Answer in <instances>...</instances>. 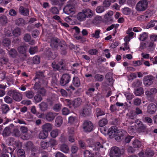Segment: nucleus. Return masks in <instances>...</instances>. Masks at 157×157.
<instances>
[{
  "mask_svg": "<svg viewBox=\"0 0 157 157\" xmlns=\"http://www.w3.org/2000/svg\"><path fill=\"white\" fill-rule=\"evenodd\" d=\"M36 77L35 78L34 80H36L38 79L39 82H36L34 86V89L35 90H39L40 89V86H46L47 84V80L44 78V75L42 72H37L36 75Z\"/></svg>",
  "mask_w": 157,
  "mask_h": 157,
  "instance_id": "f257e3e1",
  "label": "nucleus"
},
{
  "mask_svg": "<svg viewBox=\"0 0 157 157\" xmlns=\"http://www.w3.org/2000/svg\"><path fill=\"white\" fill-rule=\"evenodd\" d=\"M121 154L120 150L118 147H114L111 149L110 153V157H120Z\"/></svg>",
  "mask_w": 157,
  "mask_h": 157,
  "instance_id": "f03ea898",
  "label": "nucleus"
},
{
  "mask_svg": "<svg viewBox=\"0 0 157 157\" xmlns=\"http://www.w3.org/2000/svg\"><path fill=\"white\" fill-rule=\"evenodd\" d=\"M9 93L12 95L13 98L16 101H19L22 99V95L16 90H11Z\"/></svg>",
  "mask_w": 157,
  "mask_h": 157,
  "instance_id": "7ed1b4c3",
  "label": "nucleus"
},
{
  "mask_svg": "<svg viewBox=\"0 0 157 157\" xmlns=\"http://www.w3.org/2000/svg\"><path fill=\"white\" fill-rule=\"evenodd\" d=\"M7 142L9 144L13 146L14 148H21L22 146L21 142L18 140H15L13 138H10L7 140Z\"/></svg>",
  "mask_w": 157,
  "mask_h": 157,
  "instance_id": "20e7f679",
  "label": "nucleus"
},
{
  "mask_svg": "<svg viewBox=\"0 0 157 157\" xmlns=\"http://www.w3.org/2000/svg\"><path fill=\"white\" fill-rule=\"evenodd\" d=\"M148 3L147 0H141L137 4V10H145L147 8Z\"/></svg>",
  "mask_w": 157,
  "mask_h": 157,
  "instance_id": "39448f33",
  "label": "nucleus"
},
{
  "mask_svg": "<svg viewBox=\"0 0 157 157\" xmlns=\"http://www.w3.org/2000/svg\"><path fill=\"white\" fill-rule=\"evenodd\" d=\"M71 77L67 74H63L61 78L60 81V84L64 86L67 84L70 81Z\"/></svg>",
  "mask_w": 157,
  "mask_h": 157,
  "instance_id": "423d86ee",
  "label": "nucleus"
},
{
  "mask_svg": "<svg viewBox=\"0 0 157 157\" xmlns=\"http://www.w3.org/2000/svg\"><path fill=\"white\" fill-rule=\"evenodd\" d=\"M84 130L87 132H91L93 129V126L92 123L90 121H85L83 124Z\"/></svg>",
  "mask_w": 157,
  "mask_h": 157,
  "instance_id": "0eeeda50",
  "label": "nucleus"
},
{
  "mask_svg": "<svg viewBox=\"0 0 157 157\" xmlns=\"http://www.w3.org/2000/svg\"><path fill=\"white\" fill-rule=\"evenodd\" d=\"M76 2L75 0H70L63 8V10H71L76 9Z\"/></svg>",
  "mask_w": 157,
  "mask_h": 157,
  "instance_id": "6e6552de",
  "label": "nucleus"
},
{
  "mask_svg": "<svg viewBox=\"0 0 157 157\" xmlns=\"http://www.w3.org/2000/svg\"><path fill=\"white\" fill-rule=\"evenodd\" d=\"M91 113V106L87 104L83 108L81 112V114L85 117L90 114Z\"/></svg>",
  "mask_w": 157,
  "mask_h": 157,
  "instance_id": "1a4fd4ad",
  "label": "nucleus"
},
{
  "mask_svg": "<svg viewBox=\"0 0 157 157\" xmlns=\"http://www.w3.org/2000/svg\"><path fill=\"white\" fill-rule=\"evenodd\" d=\"M118 130L116 126H112L109 129L108 131V134L110 138H115L117 133Z\"/></svg>",
  "mask_w": 157,
  "mask_h": 157,
  "instance_id": "9d476101",
  "label": "nucleus"
},
{
  "mask_svg": "<svg viewBox=\"0 0 157 157\" xmlns=\"http://www.w3.org/2000/svg\"><path fill=\"white\" fill-rule=\"evenodd\" d=\"M24 146L27 149H31V153L32 155L35 156L36 151L35 147L33 146V144L31 142H28L25 144Z\"/></svg>",
  "mask_w": 157,
  "mask_h": 157,
  "instance_id": "9b49d317",
  "label": "nucleus"
},
{
  "mask_svg": "<svg viewBox=\"0 0 157 157\" xmlns=\"http://www.w3.org/2000/svg\"><path fill=\"white\" fill-rule=\"evenodd\" d=\"M153 77L151 75H147L145 76L143 80V83L146 86H148L153 83Z\"/></svg>",
  "mask_w": 157,
  "mask_h": 157,
  "instance_id": "f8f14e48",
  "label": "nucleus"
},
{
  "mask_svg": "<svg viewBox=\"0 0 157 157\" xmlns=\"http://www.w3.org/2000/svg\"><path fill=\"white\" fill-rule=\"evenodd\" d=\"M57 115L56 113H54L51 112H48L46 115V119L49 122L52 121L55 119L56 116Z\"/></svg>",
  "mask_w": 157,
  "mask_h": 157,
  "instance_id": "ddd939ff",
  "label": "nucleus"
},
{
  "mask_svg": "<svg viewBox=\"0 0 157 157\" xmlns=\"http://www.w3.org/2000/svg\"><path fill=\"white\" fill-rule=\"evenodd\" d=\"M135 122L137 124L138 130L141 132H144L146 128V126L138 119L136 120Z\"/></svg>",
  "mask_w": 157,
  "mask_h": 157,
  "instance_id": "4468645a",
  "label": "nucleus"
},
{
  "mask_svg": "<svg viewBox=\"0 0 157 157\" xmlns=\"http://www.w3.org/2000/svg\"><path fill=\"white\" fill-rule=\"evenodd\" d=\"M53 128V125L49 123H46L42 126V128L43 131L48 132L52 130Z\"/></svg>",
  "mask_w": 157,
  "mask_h": 157,
  "instance_id": "2eb2a0df",
  "label": "nucleus"
},
{
  "mask_svg": "<svg viewBox=\"0 0 157 157\" xmlns=\"http://www.w3.org/2000/svg\"><path fill=\"white\" fill-rule=\"evenodd\" d=\"M155 105L153 103L150 104L147 108V112L150 114H153L156 111Z\"/></svg>",
  "mask_w": 157,
  "mask_h": 157,
  "instance_id": "dca6fc26",
  "label": "nucleus"
},
{
  "mask_svg": "<svg viewBox=\"0 0 157 157\" xmlns=\"http://www.w3.org/2000/svg\"><path fill=\"white\" fill-rule=\"evenodd\" d=\"M59 40L56 38H53L51 39L50 45L52 48H56L59 44Z\"/></svg>",
  "mask_w": 157,
  "mask_h": 157,
  "instance_id": "f3484780",
  "label": "nucleus"
},
{
  "mask_svg": "<svg viewBox=\"0 0 157 157\" xmlns=\"http://www.w3.org/2000/svg\"><path fill=\"white\" fill-rule=\"evenodd\" d=\"M130 125L128 126V131L130 134H133L136 130V125L133 122L130 123Z\"/></svg>",
  "mask_w": 157,
  "mask_h": 157,
  "instance_id": "a211bd4d",
  "label": "nucleus"
},
{
  "mask_svg": "<svg viewBox=\"0 0 157 157\" xmlns=\"http://www.w3.org/2000/svg\"><path fill=\"white\" fill-rule=\"evenodd\" d=\"M157 93V89L155 88H152L149 90L145 91V93L147 96L149 97Z\"/></svg>",
  "mask_w": 157,
  "mask_h": 157,
  "instance_id": "6ab92c4d",
  "label": "nucleus"
},
{
  "mask_svg": "<svg viewBox=\"0 0 157 157\" xmlns=\"http://www.w3.org/2000/svg\"><path fill=\"white\" fill-rule=\"evenodd\" d=\"M113 14V13L112 11H109L107 14L105 15L104 16L105 19H106L108 21L112 22L113 19L111 17Z\"/></svg>",
  "mask_w": 157,
  "mask_h": 157,
  "instance_id": "aec40b11",
  "label": "nucleus"
},
{
  "mask_svg": "<svg viewBox=\"0 0 157 157\" xmlns=\"http://www.w3.org/2000/svg\"><path fill=\"white\" fill-rule=\"evenodd\" d=\"M82 102V100L80 98H77L74 99L73 101L72 105L74 107H77L80 106Z\"/></svg>",
  "mask_w": 157,
  "mask_h": 157,
  "instance_id": "412c9836",
  "label": "nucleus"
},
{
  "mask_svg": "<svg viewBox=\"0 0 157 157\" xmlns=\"http://www.w3.org/2000/svg\"><path fill=\"white\" fill-rule=\"evenodd\" d=\"M28 46V45L20 46L18 48V51L20 53L24 54L27 51Z\"/></svg>",
  "mask_w": 157,
  "mask_h": 157,
  "instance_id": "4be33fe9",
  "label": "nucleus"
},
{
  "mask_svg": "<svg viewBox=\"0 0 157 157\" xmlns=\"http://www.w3.org/2000/svg\"><path fill=\"white\" fill-rule=\"evenodd\" d=\"M78 20L80 21H84L86 17L85 13H84L83 10L81 12L78 13L77 16Z\"/></svg>",
  "mask_w": 157,
  "mask_h": 157,
  "instance_id": "5701e85b",
  "label": "nucleus"
},
{
  "mask_svg": "<svg viewBox=\"0 0 157 157\" xmlns=\"http://www.w3.org/2000/svg\"><path fill=\"white\" fill-rule=\"evenodd\" d=\"M60 150L65 153H67L69 151V149L68 146L65 144H63L60 146Z\"/></svg>",
  "mask_w": 157,
  "mask_h": 157,
  "instance_id": "b1692460",
  "label": "nucleus"
},
{
  "mask_svg": "<svg viewBox=\"0 0 157 157\" xmlns=\"http://www.w3.org/2000/svg\"><path fill=\"white\" fill-rule=\"evenodd\" d=\"M63 119L62 117L60 116L57 117L55 120L56 126L59 127H60L62 124Z\"/></svg>",
  "mask_w": 157,
  "mask_h": 157,
  "instance_id": "393cba45",
  "label": "nucleus"
},
{
  "mask_svg": "<svg viewBox=\"0 0 157 157\" xmlns=\"http://www.w3.org/2000/svg\"><path fill=\"white\" fill-rule=\"evenodd\" d=\"M100 30L99 29H97L94 32H93L91 34V37L93 38L96 39H98L100 38Z\"/></svg>",
  "mask_w": 157,
  "mask_h": 157,
  "instance_id": "a878e982",
  "label": "nucleus"
},
{
  "mask_svg": "<svg viewBox=\"0 0 157 157\" xmlns=\"http://www.w3.org/2000/svg\"><path fill=\"white\" fill-rule=\"evenodd\" d=\"M145 154L147 157H152L154 155L155 153L151 149H148L145 150Z\"/></svg>",
  "mask_w": 157,
  "mask_h": 157,
  "instance_id": "bb28decb",
  "label": "nucleus"
},
{
  "mask_svg": "<svg viewBox=\"0 0 157 157\" xmlns=\"http://www.w3.org/2000/svg\"><path fill=\"white\" fill-rule=\"evenodd\" d=\"M4 33L6 36H12L13 35V33L11 28L8 27L5 28Z\"/></svg>",
  "mask_w": 157,
  "mask_h": 157,
  "instance_id": "cd10ccee",
  "label": "nucleus"
},
{
  "mask_svg": "<svg viewBox=\"0 0 157 157\" xmlns=\"http://www.w3.org/2000/svg\"><path fill=\"white\" fill-rule=\"evenodd\" d=\"M8 22V20L6 17L5 16H1L0 17V24L2 26L6 25Z\"/></svg>",
  "mask_w": 157,
  "mask_h": 157,
  "instance_id": "c85d7f7f",
  "label": "nucleus"
},
{
  "mask_svg": "<svg viewBox=\"0 0 157 157\" xmlns=\"http://www.w3.org/2000/svg\"><path fill=\"white\" fill-rule=\"evenodd\" d=\"M117 136H116L115 140L118 141H120L122 139V137L124 136V133L122 131L118 130Z\"/></svg>",
  "mask_w": 157,
  "mask_h": 157,
  "instance_id": "c756f323",
  "label": "nucleus"
},
{
  "mask_svg": "<svg viewBox=\"0 0 157 157\" xmlns=\"http://www.w3.org/2000/svg\"><path fill=\"white\" fill-rule=\"evenodd\" d=\"M132 145L134 148H139L141 147V143L138 140L136 139L133 141Z\"/></svg>",
  "mask_w": 157,
  "mask_h": 157,
  "instance_id": "7c9ffc66",
  "label": "nucleus"
},
{
  "mask_svg": "<svg viewBox=\"0 0 157 157\" xmlns=\"http://www.w3.org/2000/svg\"><path fill=\"white\" fill-rule=\"evenodd\" d=\"M60 132V131L58 129H54L52 130L51 132V136L52 138H56L58 136Z\"/></svg>",
  "mask_w": 157,
  "mask_h": 157,
  "instance_id": "2f4dec72",
  "label": "nucleus"
},
{
  "mask_svg": "<svg viewBox=\"0 0 157 157\" xmlns=\"http://www.w3.org/2000/svg\"><path fill=\"white\" fill-rule=\"evenodd\" d=\"M73 84L76 87H78L80 84V82L79 78L77 77H75L73 78Z\"/></svg>",
  "mask_w": 157,
  "mask_h": 157,
  "instance_id": "473e14b6",
  "label": "nucleus"
},
{
  "mask_svg": "<svg viewBox=\"0 0 157 157\" xmlns=\"http://www.w3.org/2000/svg\"><path fill=\"white\" fill-rule=\"evenodd\" d=\"M48 136V133L43 131L40 132L39 134V138L40 139H44Z\"/></svg>",
  "mask_w": 157,
  "mask_h": 157,
  "instance_id": "72a5a7b5",
  "label": "nucleus"
},
{
  "mask_svg": "<svg viewBox=\"0 0 157 157\" xmlns=\"http://www.w3.org/2000/svg\"><path fill=\"white\" fill-rule=\"evenodd\" d=\"M26 97L28 98H32L34 96L33 92L31 90H28L24 93Z\"/></svg>",
  "mask_w": 157,
  "mask_h": 157,
  "instance_id": "f704fd0d",
  "label": "nucleus"
},
{
  "mask_svg": "<svg viewBox=\"0 0 157 157\" xmlns=\"http://www.w3.org/2000/svg\"><path fill=\"white\" fill-rule=\"evenodd\" d=\"M40 110L42 111H45L48 109V105L45 102H42L39 105Z\"/></svg>",
  "mask_w": 157,
  "mask_h": 157,
  "instance_id": "c9c22d12",
  "label": "nucleus"
},
{
  "mask_svg": "<svg viewBox=\"0 0 157 157\" xmlns=\"http://www.w3.org/2000/svg\"><path fill=\"white\" fill-rule=\"evenodd\" d=\"M144 93L143 89L142 88L140 87L137 89L135 91L134 94L136 96H140L143 94Z\"/></svg>",
  "mask_w": 157,
  "mask_h": 157,
  "instance_id": "e433bc0d",
  "label": "nucleus"
},
{
  "mask_svg": "<svg viewBox=\"0 0 157 157\" xmlns=\"http://www.w3.org/2000/svg\"><path fill=\"white\" fill-rule=\"evenodd\" d=\"M21 32V30L20 28H16L12 31L13 35L15 36H17L20 35Z\"/></svg>",
  "mask_w": 157,
  "mask_h": 157,
  "instance_id": "4c0bfd02",
  "label": "nucleus"
},
{
  "mask_svg": "<svg viewBox=\"0 0 157 157\" xmlns=\"http://www.w3.org/2000/svg\"><path fill=\"white\" fill-rule=\"evenodd\" d=\"M148 37V33H143L140 35L139 39L140 40L143 41L146 40Z\"/></svg>",
  "mask_w": 157,
  "mask_h": 157,
  "instance_id": "58836bf2",
  "label": "nucleus"
},
{
  "mask_svg": "<svg viewBox=\"0 0 157 157\" xmlns=\"http://www.w3.org/2000/svg\"><path fill=\"white\" fill-rule=\"evenodd\" d=\"M17 155V157H25V153L24 150L22 149H19L18 150Z\"/></svg>",
  "mask_w": 157,
  "mask_h": 157,
  "instance_id": "ea45409f",
  "label": "nucleus"
},
{
  "mask_svg": "<svg viewBox=\"0 0 157 157\" xmlns=\"http://www.w3.org/2000/svg\"><path fill=\"white\" fill-rule=\"evenodd\" d=\"M2 147L3 152L5 153H10L11 152V148L7 147L5 144H2Z\"/></svg>",
  "mask_w": 157,
  "mask_h": 157,
  "instance_id": "a19ab883",
  "label": "nucleus"
},
{
  "mask_svg": "<svg viewBox=\"0 0 157 157\" xmlns=\"http://www.w3.org/2000/svg\"><path fill=\"white\" fill-rule=\"evenodd\" d=\"M95 111L97 117L99 116L105 115V113L104 112L99 108H96Z\"/></svg>",
  "mask_w": 157,
  "mask_h": 157,
  "instance_id": "79ce46f5",
  "label": "nucleus"
},
{
  "mask_svg": "<svg viewBox=\"0 0 157 157\" xmlns=\"http://www.w3.org/2000/svg\"><path fill=\"white\" fill-rule=\"evenodd\" d=\"M16 23L19 26H23L25 24V22L23 19L19 18L16 20Z\"/></svg>",
  "mask_w": 157,
  "mask_h": 157,
  "instance_id": "37998d69",
  "label": "nucleus"
},
{
  "mask_svg": "<svg viewBox=\"0 0 157 157\" xmlns=\"http://www.w3.org/2000/svg\"><path fill=\"white\" fill-rule=\"evenodd\" d=\"M86 17H91L93 14V10H83Z\"/></svg>",
  "mask_w": 157,
  "mask_h": 157,
  "instance_id": "c03bdc74",
  "label": "nucleus"
},
{
  "mask_svg": "<svg viewBox=\"0 0 157 157\" xmlns=\"http://www.w3.org/2000/svg\"><path fill=\"white\" fill-rule=\"evenodd\" d=\"M94 147V149L96 150H98L101 148H102L103 147V144H101L99 142H97L93 146Z\"/></svg>",
  "mask_w": 157,
  "mask_h": 157,
  "instance_id": "a18cd8bd",
  "label": "nucleus"
},
{
  "mask_svg": "<svg viewBox=\"0 0 157 157\" xmlns=\"http://www.w3.org/2000/svg\"><path fill=\"white\" fill-rule=\"evenodd\" d=\"M57 96L54 94H52L51 96H49L47 99L48 102H52L57 100Z\"/></svg>",
  "mask_w": 157,
  "mask_h": 157,
  "instance_id": "49530a36",
  "label": "nucleus"
},
{
  "mask_svg": "<svg viewBox=\"0 0 157 157\" xmlns=\"http://www.w3.org/2000/svg\"><path fill=\"white\" fill-rule=\"evenodd\" d=\"M37 48L36 47H31L29 50L30 53L31 55L35 54L37 51Z\"/></svg>",
  "mask_w": 157,
  "mask_h": 157,
  "instance_id": "de8ad7c7",
  "label": "nucleus"
},
{
  "mask_svg": "<svg viewBox=\"0 0 157 157\" xmlns=\"http://www.w3.org/2000/svg\"><path fill=\"white\" fill-rule=\"evenodd\" d=\"M95 80L98 81H102L104 78L103 76L100 74L96 75L94 76Z\"/></svg>",
  "mask_w": 157,
  "mask_h": 157,
  "instance_id": "09e8293b",
  "label": "nucleus"
},
{
  "mask_svg": "<svg viewBox=\"0 0 157 157\" xmlns=\"http://www.w3.org/2000/svg\"><path fill=\"white\" fill-rule=\"evenodd\" d=\"M3 44L5 46H9L11 44V41L8 38L4 39L2 41Z\"/></svg>",
  "mask_w": 157,
  "mask_h": 157,
  "instance_id": "8fccbe9b",
  "label": "nucleus"
},
{
  "mask_svg": "<svg viewBox=\"0 0 157 157\" xmlns=\"http://www.w3.org/2000/svg\"><path fill=\"white\" fill-rule=\"evenodd\" d=\"M108 122L107 120L105 119H103L100 121L99 122V125L100 127H103Z\"/></svg>",
  "mask_w": 157,
  "mask_h": 157,
  "instance_id": "3c124183",
  "label": "nucleus"
},
{
  "mask_svg": "<svg viewBox=\"0 0 157 157\" xmlns=\"http://www.w3.org/2000/svg\"><path fill=\"white\" fill-rule=\"evenodd\" d=\"M49 146V143L48 142L43 141L40 144L41 147L43 149H47Z\"/></svg>",
  "mask_w": 157,
  "mask_h": 157,
  "instance_id": "603ef678",
  "label": "nucleus"
},
{
  "mask_svg": "<svg viewBox=\"0 0 157 157\" xmlns=\"http://www.w3.org/2000/svg\"><path fill=\"white\" fill-rule=\"evenodd\" d=\"M2 110L3 113H7L9 110V108L7 105L6 104L3 105L2 106Z\"/></svg>",
  "mask_w": 157,
  "mask_h": 157,
  "instance_id": "864d4df0",
  "label": "nucleus"
},
{
  "mask_svg": "<svg viewBox=\"0 0 157 157\" xmlns=\"http://www.w3.org/2000/svg\"><path fill=\"white\" fill-rule=\"evenodd\" d=\"M142 84V83L141 81L137 80L136 81L132 83V86L134 87H137L140 86H141Z\"/></svg>",
  "mask_w": 157,
  "mask_h": 157,
  "instance_id": "5fc2aeb1",
  "label": "nucleus"
},
{
  "mask_svg": "<svg viewBox=\"0 0 157 157\" xmlns=\"http://www.w3.org/2000/svg\"><path fill=\"white\" fill-rule=\"evenodd\" d=\"M61 106L60 104H56L53 107V109L55 111L58 112L60 110Z\"/></svg>",
  "mask_w": 157,
  "mask_h": 157,
  "instance_id": "6e6d98bb",
  "label": "nucleus"
},
{
  "mask_svg": "<svg viewBox=\"0 0 157 157\" xmlns=\"http://www.w3.org/2000/svg\"><path fill=\"white\" fill-rule=\"evenodd\" d=\"M157 23V21H151L147 25L146 28L149 29L151 27H152L155 26V23Z\"/></svg>",
  "mask_w": 157,
  "mask_h": 157,
  "instance_id": "4d7b16f0",
  "label": "nucleus"
},
{
  "mask_svg": "<svg viewBox=\"0 0 157 157\" xmlns=\"http://www.w3.org/2000/svg\"><path fill=\"white\" fill-rule=\"evenodd\" d=\"M49 145L52 147L56 145L57 144V142L55 139H51L49 142Z\"/></svg>",
  "mask_w": 157,
  "mask_h": 157,
  "instance_id": "13d9d810",
  "label": "nucleus"
},
{
  "mask_svg": "<svg viewBox=\"0 0 157 157\" xmlns=\"http://www.w3.org/2000/svg\"><path fill=\"white\" fill-rule=\"evenodd\" d=\"M128 81H131L134 78L136 77V75L135 73L131 74L128 76Z\"/></svg>",
  "mask_w": 157,
  "mask_h": 157,
  "instance_id": "bf43d9fd",
  "label": "nucleus"
},
{
  "mask_svg": "<svg viewBox=\"0 0 157 157\" xmlns=\"http://www.w3.org/2000/svg\"><path fill=\"white\" fill-rule=\"evenodd\" d=\"M33 63L36 64L39 63L40 62V59L39 57L37 56H35L33 58Z\"/></svg>",
  "mask_w": 157,
  "mask_h": 157,
  "instance_id": "052dcab7",
  "label": "nucleus"
},
{
  "mask_svg": "<svg viewBox=\"0 0 157 157\" xmlns=\"http://www.w3.org/2000/svg\"><path fill=\"white\" fill-rule=\"evenodd\" d=\"M143 121L147 123L148 124H151L152 122L151 118L148 117H145L143 118Z\"/></svg>",
  "mask_w": 157,
  "mask_h": 157,
  "instance_id": "680f3d73",
  "label": "nucleus"
},
{
  "mask_svg": "<svg viewBox=\"0 0 157 157\" xmlns=\"http://www.w3.org/2000/svg\"><path fill=\"white\" fill-rule=\"evenodd\" d=\"M111 0H105L103 2V6L105 7H108L111 5Z\"/></svg>",
  "mask_w": 157,
  "mask_h": 157,
  "instance_id": "e2e57ef3",
  "label": "nucleus"
},
{
  "mask_svg": "<svg viewBox=\"0 0 157 157\" xmlns=\"http://www.w3.org/2000/svg\"><path fill=\"white\" fill-rule=\"evenodd\" d=\"M65 14L71 16L75 13V10H63Z\"/></svg>",
  "mask_w": 157,
  "mask_h": 157,
  "instance_id": "0e129e2a",
  "label": "nucleus"
},
{
  "mask_svg": "<svg viewBox=\"0 0 157 157\" xmlns=\"http://www.w3.org/2000/svg\"><path fill=\"white\" fill-rule=\"evenodd\" d=\"M17 52L14 49H11L9 52V55L12 57H14L17 54Z\"/></svg>",
  "mask_w": 157,
  "mask_h": 157,
  "instance_id": "69168bd1",
  "label": "nucleus"
},
{
  "mask_svg": "<svg viewBox=\"0 0 157 157\" xmlns=\"http://www.w3.org/2000/svg\"><path fill=\"white\" fill-rule=\"evenodd\" d=\"M132 28H129L126 32V33L129 37H132L134 35V33L132 31Z\"/></svg>",
  "mask_w": 157,
  "mask_h": 157,
  "instance_id": "338daca9",
  "label": "nucleus"
},
{
  "mask_svg": "<svg viewBox=\"0 0 157 157\" xmlns=\"http://www.w3.org/2000/svg\"><path fill=\"white\" fill-rule=\"evenodd\" d=\"M84 156L85 157H92L93 155L89 151L86 150L84 152Z\"/></svg>",
  "mask_w": 157,
  "mask_h": 157,
  "instance_id": "774afa93",
  "label": "nucleus"
}]
</instances>
